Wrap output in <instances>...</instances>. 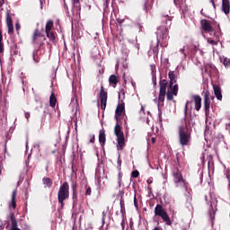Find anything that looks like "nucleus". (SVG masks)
I'll return each mask as SVG.
<instances>
[{
	"instance_id": "obj_1",
	"label": "nucleus",
	"mask_w": 230,
	"mask_h": 230,
	"mask_svg": "<svg viewBox=\"0 0 230 230\" xmlns=\"http://www.w3.org/2000/svg\"><path fill=\"white\" fill-rule=\"evenodd\" d=\"M188 125L190 122H186V119H181L178 125V137L181 146H188L191 143L192 130Z\"/></svg>"
},
{
	"instance_id": "obj_2",
	"label": "nucleus",
	"mask_w": 230,
	"mask_h": 230,
	"mask_svg": "<svg viewBox=\"0 0 230 230\" xmlns=\"http://www.w3.org/2000/svg\"><path fill=\"white\" fill-rule=\"evenodd\" d=\"M172 176L177 188H181L184 191H186V201L190 202V200H192L191 193L190 192L191 191V189L188 188V182H186L184 177H182V172H181L179 167L172 171Z\"/></svg>"
},
{
	"instance_id": "obj_3",
	"label": "nucleus",
	"mask_w": 230,
	"mask_h": 230,
	"mask_svg": "<svg viewBox=\"0 0 230 230\" xmlns=\"http://www.w3.org/2000/svg\"><path fill=\"white\" fill-rule=\"evenodd\" d=\"M44 42H46V36L39 29H36L32 34V44H34V46H38V49H35L32 53V58L36 64L40 62V58H39V51L40 48L44 46Z\"/></svg>"
},
{
	"instance_id": "obj_4",
	"label": "nucleus",
	"mask_w": 230,
	"mask_h": 230,
	"mask_svg": "<svg viewBox=\"0 0 230 230\" xmlns=\"http://www.w3.org/2000/svg\"><path fill=\"white\" fill-rule=\"evenodd\" d=\"M213 22L207 19H202L200 21L202 31H204V33H209V35H212L213 33V37H215V39H217L218 40L219 37H222V30L220 29V25H217L215 28L213 27Z\"/></svg>"
},
{
	"instance_id": "obj_5",
	"label": "nucleus",
	"mask_w": 230,
	"mask_h": 230,
	"mask_svg": "<svg viewBox=\"0 0 230 230\" xmlns=\"http://www.w3.org/2000/svg\"><path fill=\"white\" fill-rule=\"evenodd\" d=\"M114 134L117 137V150L121 152L125 148V134L121 130V125L118 121L114 127Z\"/></svg>"
},
{
	"instance_id": "obj_6",
	"label": "nucleus",
	"mask_w": 230,
	"mask_h": 230,
	"mask_svg": "<svg viewBox=\"0 0 230 230\" xmlns=\"http://www.w3.org/2000/svg\"><path fill=\"white\" fill-rule=\"evenodd\" d=\"M155 217H161L162 220L166 224V226H172V219L162 205L157 204L155 206Z\"/></svg>"
},
{
	"instance_id": "obj_7",
	"label": "nucleus",
	"mask_w": 230,
	"mask_h": 230,
	"mask_svg": "<svg viewBox=\"0 0 230 230\" xmlns=\"http://www.w3.org/2000/svg\"><path fill=\"white\" fill-rule=\"evenodd\" d=\"M67 199H69V183L67 181H64L59 187L58 200V202H64V200H67Z\"/></svg>"
},
{
	"instance_id": "obj_8",
	"label": "nucleus",
	"mask_w": 230,
	"mask_h": 230,
	"mask_svg": "<svg viewBox=\"0 0 230 230\" xmlns=\"http://www.w3.org/2000/svg\"><path fill=\"white\" fill-rule=\"evenodd\" d=\"M156 35H159L160 39H162L163 46H168V40L170 36L168 35V28L165 26H161L157 29Z\"/></svg>"
},
{
	"instance_id": "obj_9",
	"label": "nucleus",
	"mask_w": 230,
	"mask_h": 230,
	"mask_svg": "<svg viewBox=\"0 0 230 230\" xmlns=\"http://www.w3.org/2000/svg\"><path fill=\"white\" fill-rule=\"evenodd\" d=\"M160 91L158 96V102H164L166 98V87H168V81L166 79L161 80L159 82Z\"/></svg>"
},
{
	"instance_id": "obj_10",
	"label": "nucleus",
	"mask_w": 230,
	"mask_h": 230,
	"mask_svg": "<svg viewBox=\"0 0 230 230\" xmlns=\"http://www.w3.org/2000/svg\"><path fill=\"white\" fill-rule=\"evenodd\" d=\"M211 107V93L209 91H206L204 93V111L205 116H209V109Z\"/></svg>"
},
{
	"instance_id": "obj_11",
	"label": "nucleus",
	"mask_w": 230,
	"mask_h": 230,
	"mask_svg": "<svg viewBox=\"0 0 230 230\" xmlns=\"http://www.w3.org/2000/svg\"><path fill=\"white\" fill-rule=\"evenodd\" d=\"M107 92L105 91V88L103 87V85L101 86V92H100V101H101V109L102 111H105V109H107Z\"/></svg>"
},
{
	"instance_id": "obj_12",
	"label": "nucleus",
	"mask_w": 230,
	"mask_h": 230,
	"mask_svg": "<svg viewBox=\"0 0 230 230\" xmlns=\"http://www.w3.org/2000/svg\"><path fill=\"white\" fill-rule=\"evenodd\" d=\"M72 189V200L74 202H78V200H82V197H78V183L76 181H73L71 184Z\"/></svg>"
},
{
	"instance_id": "obj_13",
	"label": "nucleus",
	"mask_w": 230,
	"mask_h": 230,
	"mask_svg": "<svg viewBox=\"0 0 230 230\" xmlns=\"http://www.w3.org/2000/svg\"><path fill=\"white\" fill-rule=\"evenodd\" d=\"M6 25L8 28V34L13 35V21L12 20V13H6Z\"/></svg>"
},
{
	"instance_id": "obj_14",
	"label": "nucleus",
	"mask_w": 230,
	"mask_h": 230,
	"mask_svg": "<svg viewBox=\"0 0 230 230\" xmlns=\"http://www.w3.org/2000/svg\"><path fill=\"white\" fill-rule=\"evenodd\" d=\"M123 112H125V102L119 103L116 108V111H115L116 121H119V117L123 115Z\"/></svg>"
},
{
	"instance_id": "obj_15",
	"label": "nucleus",
	"mask_w": 230,
	"mask_h": 230,
	"mask_svg": "<svg viewBox=\"0 0 230 230\" xmlns=\"http://www.w3.org/2000/svg\"><path fill=\"white\" fill-rule=\"evenodd\" d=\"M213 91L217 100H218V102H222L223 96H222V88H220V85L213 84Z\"/></svg>"
},
{
	"instance_id": "obj_16",
	"label": "nucleus",
	"mask_w": 230,
	"mask_h": 230,
	"mask_svg": "<svg viewBox=\"0 0 230 230\" xmlns=\"http://www.w3.org/2000/svg\"><path fill=\"white\" fill-rule=\"evenodd\" d=\"M192 100H194L196 111H200L202 109V97L200 95H192Z\"/></svg>"
},
{
	"instance_id": "obj_17",
	"label": "nucleus",
	"mask_w": 230,
	"mask_h": 230,
	"mask_svg": "<svg viewBox=\"0 0 230 230\" xmlns=\"http://www.w3.org/2000/svg\"><path fill=\"white\" fill-rule=\"evenodd\" d=\"M168 76H169V79H170L169 87H172L173 84H177V72L169 71Z\"/></svg>"
},
{
	"instance_id": "obj_18",
	"label": "nucleus",
	"mask_w": 230,
	"mask_h": 230,
	"mask_svg": "<svg viewBox=\"0 0 230 230\" xmlns=\"http://www.w3.org/2000/svg\"><path fill=\"white\" fill-rule=\"evenodd\" d=\"M222 12L226 15H229L230 13V2L229 0H222Z\"/></svg>"
},
{
	"instance_id": "obj_19",
	"label": "nucleus",
	"mask_w": 230,
	"mask_h": 230,
	"mask_svg": "<svg viewBox=\"0 0 230 230\" xmlns=\"http://www.w3.org/2000/svg\"><path fill=\"white\" fill-rule=\"evenodd\" d=\"M161 21L164 22L165 21V24L168 26H172V16H170L168 13H161Z\"/></svg>"
},
{
	"instance_id": "obj_20",
	"label": "nucleus",
	"mask_w": 230,
	"mask_h": 230,
	"mask_svg": "<svg viewBox=\"0 0 230 230\" xmlns=\"http://www.w3.org/2000/svg\"><path fill=\"white\" fill-rule=\"evenodd\" d=\"M74 9L73 13L76 15H80V12L82 11V5L80 4V0H73Z\"/></svg>"
},
{
	"instance_id": "obj_21",
	"label": "nucleus",
	"mask_w": 230,
	"mask_h": 230,
	"mask_svg": "<svg viewBox=\"0 0 230 230\" xmlns=\"http://www.w3.org/2000/svg\"><path fill=\"white\" fill-rule=\"evenodd\" d=\"M142 4L146 12H149L154 8V0H142Z\"/></svg>"
},
{
	"instance_id": "obj_22",
	"label": "nucleus",
	"mask_w": 230,
	"mask_h": 230,
	"mask_svg": "<svg viewBox=\"0 0 230 230\" xmlns=\"http://www.w3.org/2000/svg\"><path fill=\"white\" fill-rule=\"evenodd\" d=\"M105 141H107L105 137V129H102L99 133V143L102 145V146H104Z\"/></svg>"
},
{
	"instance_id": "obj_23",
	"label": "nucleus",
	"mask_w": 230,
	"mask_h": 230,
	"mask_svg": "<svg viewBox=\"0 0 230 230\" xmlns=\"http://www.w3.org/2000/svg\"><path fill=\"white\" fill-rule=\"evenodd\" d=\"M193 103V101H187L184 107V117L181 119H185L186 123H190V120L188 119V105Z\"/></svg>"
},
{
	"instance_id": "obj_24",
	"label": "nucleus",
	"mask_w": 230,
	"mask_h": 230,
	"mask_svg": "<svg viewBox=\"0 0 230 230\" xmlns=\"http://www.w3.org/2000/svg\"><path fill=\"white\" fill-rule=\"evenodd\" d=\"M119 82V80L118 79V76H116V75H111L109 78V84L110 85H112V87H116Z\"/></svg>"
},
{
	"instance_id": "obj_25",
	"label": "nucleus",
	"mask_w": 230,
	"mask_h": 230,
	"mask_svg": "<svg viewBox=\"0 0 230 230\" xmlns=\"http://www.w3.org/2000/svg\"><path fill=\"white\" fill-rule=\"evenodd\" d=\"M9 217L11 219V229L17 227L18 223H17V219L15 218V214H13V212H11L9 214Z\"/></svg>"
},
{
	"instance_id": "obj_26",
	"label": "nucleus",
	"mask_w": 230,
	"mask_h": 230,
	"mask_svg": "<svg viewBox=\"0 0 230 230\" xmlns=\"http://www.w3.org/2000/svg\"><path fill=\"white\" fill-rule=\"evenodd\" d=\"M219 60L221 64L225 66V67H230V58H226V56H221Z\"/></svg>"
},
{
	"instance_id": "obj_27",
	"label": "nucleus",
	"mask_w": 230,
	"mask_h": 230,
	"mask_svg": "<svg viewBox=\"0 0 230 230\" xmlns=\"http://www.w3.org/2000/svg\"><path fill=\"white\" fill-rule=\"evenodd\" d=\"M42 182H43L45 188H51V186H53V181H51L50 178L44 177L42 179Z\"/></svg>"
},
{
	"instance_id": "obj_28",
	"label": "nucleus",
	"mask_w": 230,
	"mask_h": 230,
	"mask_svg": "<svg viewBox=\"0 0 230 230\" xmlns=\"http://www.w3.org/2000/svg\"><path fill=\"white\" fill-rule=\"evenodd\" d=\"M48 39H49V40H51V42L55 43L57 40V37L55 36V32L49 31V32H45Z\"/></svg>"
},
{
	"instance_id": "obj_29",
	"label": "nucleus",
	"mask_w": 230,
	"mask_h": 230,
	"mask_svg": "<svg viewBox=\"0 0 230 230\" xmlns=\"http://www.w3.org/2000/svg\"><path fill=\"white\" fill-rule=\"evenodd\" d=\"M49 105L52 108H55V105H57V97L55 96V93H52L49 98Z\"/></svg>"
},
{
	"instance_id": "obj_30",
	"label": "nucleus",
	"mask_w": 230,
	"mask_h": 230,
	"mask_svg": "<svg viewBox=\"0 0 230 230\" xmlns=\"http://www.w3.org/2000/svg\"><path fill=\"white\" fill-rule=\"evenodd\" d=\"M51 30H53V21L49 20L45 26V32L51 31Z\"/></svg>"
},
{
	"instance_id": "obj_31",
	"label": "nucleus",
	"mask_w": 230,
	"mask_h": 230,
	"mask_svg": "<svg viewBox=\"0 0 230 230\" xmlns=\"http://www.w3.org/2000/svg\"><path fill=\"white\" fill-rule=\"evenodd\" d=\"M208 44H211V46H218V42H220V37L219 39L211 40V38L207 39Z\"/></svg>"
},
{
	"instance_id": "obj_32",
	"label": "nucleus",
	"mask_w": 230,
	"mask_h": 230,
	"mask_svg": "<svg viewBox=\"0 0 230 230\" xmlns=\"http://www.w3.org/2000/svg\"><path fill=\"white\" fill-rule=\"evenodd\" d=\"M171 90L170 92L174 94V96H177L179 94V84H172V87H169Z\"/></svg>"
},
{
	"instance_id": "obj_33",
	"label": "nucleus",
	"mask_w": 230,
	"mask_h": 230,
	"mask_svg": "<svg viewBox=\"0 0 230 230\" xmlns=\"http://www.w3.org/2000/svg\"><path fill=\"white\" fill-rule=\"evenodd\" d=\"M159 42L160 40L157 39L156 45L152 48L153 53H155V55H159Z\"/></svg>"
},
{
	"instance_id": "obj_34",
	"label": "nucleus",
	"mask_w": 230,
	"mask_h": 230,
	"mask_svg": "<svg viewBox=\"0 0 230 230\" xmlns=\"http://www.w3.org/2000/svg\"><path fill=\"white\" fill-rule=\"evenodd\" d=\"M166 94V98L169 102H172L173 100V96H175V94L172 93V92L168 91L167 93L165 92Z\"/></svg>"
},
{
	"instance_id": "obj_35",
	"label": "nucleus",
	"mask_w": 230,
	"mask_h": 230,
	"mask_svg": "<svg viewBox=\"0 0 230 230\" xmlns=\"http://www.w3.org/2000/svg\"><path fill=\"white\" fill-rule=\"evenodd\" d=\"M11 202H17V190H13Z\"/></svg>"
},
{
	"instance_id": "obj_36",
	"label": "nucleus",
	"mask_w": 230,
	"mask_h": 230,
	"mask_svg": "<svg viewBox=\"0 0 230 230\" xmlns=\"http://www.w3.org/2000/svg\"><path fill=\"white\" fill-rule=\"evenodd\" d=\"M111 211V208L109 207H107L106 211H102V226L105 225V217L107 216V212Z\"/></svg>"
},
{
	"instance_id": "obj_37",
	"label": "nucleus",
	"mask_w": 230,
	"mask_h": 230,
	"mask_svg": "<svg viewBox=\"0 0 230 230\" xmlns=\"http://www.w3.org/2000/svg\"><path fill=\"white\" fill-rule=\"evenodd\" d=\"M122 177H123V173H121V172H119L118 174V184H119V188H121V182H122Z\"/></svg>"
},
{
	"instance_id": "obj_38",
	"label": "nucleus",
	"mask_w": 230,
	"mask_h": 230,
	"mask_svg": "<svg viewBox=\"0 0 230 230\" xmlns=\"http://www.w3.org/2000/svg\"><path fill=\"white\" fill-rule=\"evenodd\" d=\"M213 69H215V65L207 64L205 66V71H213Z\"/></svg>"
},
{
	"instance_id": "obj_39",
	"label": "nucleus",
	"mask_w": 230,
	"mask_h": 230,
	"mask_svg": "<svg viewBox=\"0 0 230 230\" xmlns=\"http://www.w3.org/2000/svg\"><path fill=\"white\" fill-rule=\"evenodd\" d=\"M131 177H133V179H137V177H139V171L135 170L131 172Z\"/></svg>"
},
{
	"instance_id": "obj_40",
	"label": "nucleus",
	"mask_w": 230,
	"mask_h": 230,
	"mask_svg": "<svg viewBox=\"0 0 230 230\" xmlns=\"http://www.w3.org/2000/svg\"><path fill=\"white\" fill-rule=\"evenodd\" d=\"M85 195H91L93 193V190L87 184L85 185Z\"/></svg>"
},
{
	"instance_id": "obj_41",
	"label": "nucleus",
	"mask_w": 230,
	"mask_h": 230,
	"mask_svg": "<svg viewBox=\"0 0 230 230\" xmlns=\"http://www.w3.org/2000/svg\"><path fill=\"white\" fill-rule=\"evenodd\" d=\"M4 51V45L3 44V40H0V53Z\"/></svg>"
},
{
	"instance_id": "obj_42",
	"label": "nucleus",
	"mask_w": 230,
	"mask_h": 230,
	"mask_svg": "<svg viewBox=\"0 0 230 230\" xmlns=\"http://www.w3.org/2000/svg\"><path fill=\"white\" fill-rule=\"evenodd\" d=\"M15 30L17 31V35H19V30H21V23L20 22L15 23Z\"/></svg>"
},
{
	"instance_id": "obj_43",
	"label": "nucleus",
	"mask_w": 230,
	"mask_h": 230,
	"mask_svg": "<svg viewBox=\"0 0 230 230\" xmlns=\"http://www.w3.org/2000/svg\"><path fill=\"white\" fill-rule=\"evenodd\" d=\"M125 192H123V190H119V196L120 197V202H123V195Z\"/></svg>"
},
{
	"instance_id": "obj_44",
	"label": "nucleus",
	"mask_w": 230,
	"mask_h": 230,
	"mask_svg": "<svg viewBox=\"0 0 230 230\" xmlns=\"http://www.w3.org/2000/svg\"><path fill=\"white\" fill-rule=\"evenodd\" d=\"M209 3H211L214 10H217V4H215V0H209Z\"/></svg>"
},
{
	"instance_id": "obj_45",
	"label": "nucleus",
	"mask_w": 230,
	"mask_h": 230,
	"mask_svg": "<svg viewBox=\"0 0 230 230\" xmlns=\"http://www.w3.org/2000/svg\"><path fill=\"white\" fill-rule=\"evenodd\" d=\"M94 141H95V137H94V135H92V136H90V143H94Z\"/></svg>"
},
{
	"instance_id": "obj_46",
	"label": "nucleus",
	"mask_w": 230,
	"mask_h": 230,
	"mask_svg": "<svg viewBox=\"0 0 230 230\" xmlns=\"http://www.w3.org/2000/svg\"><path fill=\"white\" fill-rule=\"evenodd\" d=\"M11 208H13V209H15V208H17V203L16 202H12L11 203Z\"/></svg>"
},
{
	"instance_id": "obj_47",
	"label": "nucleus",
	"mask_w": 230,
	"mask_h": 230,
	"mask_svg": "<svg viewBox=\"0 0 230 230\" xmlns=\"http://www.w3.org/2000/svg\"><path fill=\"white\" fill-rule=\"evenodd\" d=\"M137 28L138 29V31H143V26L141 24H137Z\"/></svg>"
},
{
	"instance_id": "obj_48",
	"label": "nucleus",
	"mask_w": 230,
	"mask_h": 230,
	"mask_svg": "<svg viewBox=\"0 0 230 230\" xmlns=\"http://www.w3.org/2000/svg\"><path fill=\"white\" fill-rule=\"evenodd\" d=\"M118 166H119V169L121 170V160L119 159V156L118 159Z\"/></svg>"
},
{
	"instance_id": "obj_49",
	"label": "nucleus",
	"mask_w": 230,
	"mask_h": 230,
	"mask_svg": "<svg viewBox=\"0 0 230 230\" xmlns=\"http://www.w3.org/2000/svg\"><path fill=\"white\" fill-rule=\"evenodd\" d=\"M146 182H147L148 186H150V184H152L154 182V181L152 180V178H149V179H147Z\"/></svg>"
},
{
	"instance_id": "obj_50",
	"label": "nucleus",
	"mask_w": 230,
	"mask_h": 230,
	"mask_svg": "<svg viewBox=\"0 0 230 230\" xmlns=\"http://www.w3.org/2000/svg\"><path fill=\"white\" fill-rule=\"evenodd\" d=\"M173 3L175 4V6H179V4H181V1H179V0H173Z\"/></svg>"
},
{
	"instance_id": "obj_51",
	"label": "nucleus",
	"mask_w": 230,
	"mask_h": 230,
	"mask_svg": "<svg viewBox=\"0 0 230 230\" xmlns=\"http://www.w3.org/2000/svg\"><path fill=\"white\" fill-rule=\"evenodd\" d=\"M25 118H26V119H27V121H28V119H30V112H25Z\"/></svg>"
},
{
	"instance_id": "obj_52",
	"label": "nucleus",
	"mask_w": 230,
	"mask_h": 230,
	"mask_svg": "<svg viewBox=\"0 0 230 230\" xmlns=\"http://www.w3.org/2000/svg\"><path fill=\"white\" fill-rule=\"evenodd\" d=\"M3 173V163L0 162V175Z\"/></svg>"
},
{
	"instance_id": "obj_53",
	"label": "nucleus",
	"mask_w": 230,
	"mask_h": 230,
	"mask_svg": "<svg viewBox=\"0 0 230 230\" xmlns=\"http://www.w3.org/2000/svg\"><path fill=\"white\" fill-rule=\"evenodd\" d=\"M0 40H3V31H1V28H0Z\"/></svg>"
},
{
	"instance_id": "obj_54",
	"label": "nucleus",
	"mask_w": 230,
	"mask_h": 230,
	"mask_svg": "<svg viewBox=\"0 0 230 230\" xmlns=\"http://www.w3.org/2000/svg\"><path fill=\"white\" fill-rule=\"evenodd\" d=\"M226 129L230 130V122L226 124Z\"/></svg>"
},
{
	"instance_id": "obj_55",
	"label": "nucleus",
	"mask_w": 230,
	"mask_h": 230,
	"mask_svg": "<svg viewBox=\"0 0 230 230\" xmlns=\"http://www.w3.org/2000/svg\"><path fill=\"white\" fill-rule=\"evenodd\" d=\"M226 179H227V181L230 182V173H229V172L226 173Z\"/></svg>"
},
{
	"instance_id": "obj_56",
	"label": "nucleus",
	"mask_w": 230,
	"mask_h": 230,
	"mask_svg": "<svg viewBox=\"0 0 230 230\" xmlns=\"http://www.w3.org/2000/svg\"><path fill=\"white\" fill-rule=\"evenodd\" d=\"M213 207H214V208H217V203H211V204H210V208H213Z\"/></svg>"
},
{
	"instance_id": "obj_57",
	"label": "nucleus",
	"mask_w": 230,
	"mask_h": 230,
	"mask_svg": "<svg viewBox=\"0 0 230 230\" xmlns=\"http://www.w3.org/2000/svg\"><path fill=\"white\" fill-rule=\"evenodd\" d=\"M151 141H152L153 144H155V141H156L155 137H152Z\"/></svg>"
},
{
	"instance_id": "obj_58",
	"label": "nucleus",
	"mask_w": 230,
	"mask_h": 230,
	"mask_svg": "<svg viewBox=\"0 0 230 230\" xmlns=\"http://www.w3.org/2000/svg\"><path fill=\"white\" fill-rule=\"evenodd\" d=\"M121 226H122V229H125V222L123 220L121 222Z\"/></svg>"
},
{
	"instance_id": "obj_59",
	"label": "nucleus",
	"mask_w": 230,
	"mask_h": 230,
	"mask_svg": "<svg viewBox=\"0 0 230 230\" xmlns=\"http://www.w3.org/2000/svg\"><path fill=\"white\" fill-rule=\"evenodd\" d=\"M153 230H163V229L161 227H159V226H156Z\"/></svg>"
},
{
	"instance_id": "obj_60",
	"label": "nucleus",
	"mask_w": 230,
	"mask_h": 230,
	"mask_svg": "<svg viewBox=\"0 0 230 230\" xmlns=\"http://www.w3.org/2000/svg\"><path fill=\"white\" fill-rule=\"evenodd\" d=\"M180 53L184 54V47L180 49Z\"/></svg>"
},
{
	"instance_id": "obj_61",
	"label": "nucleus",
	"mask_w": 230,
	"mask_h": 230,
	"mask_svg": "<svg viewBox=\"0 0 230 230\" xmlns=\"http://www.w3.org/2000/svg\"><path fill=\"white\" fill-rule=\"evenodd\" d=\"M138 204H139V203H137V202H134V206H135L136 208H138Z\"/></svg>"
},
{
	"instance_id": "obj_62",
	"label": "nucleus",
	"mask_w": 230,
	"mask_h": 230,
	"mask_svg": "<svg viewBox=\"0 0 230 230\" xmlns=\"http://www.w3.org/2000/svg\"><path fill=\"white\" fill-rule=\"evenodd\" d=\"M147 190H149V191H152V187L148 185Z\"/></svg>"
},
{
	"instance_id": "obj_63",
	"label": "nucleus",
	"mask_w": 230,
	"mask_h": 230,
	"mask_svg": "<svg viewBox=\"0 0 230 230\" xmlns=\"http://www.w3.org/2000/svg\"><path fill=\"white\" fill-rule=\"evenodd\" d=\"M7 150V147H6V141H5V144H4V152H6Z\"/></svg>"
},
{
	"instance_id": "obj_64",
	"label": "nucleus",
	"mask_w": 230,
	"mask_h": 230,
	"mask_svg": "<svg viewBox=\"0 0 230 230\" xmlns=\"http://www.w3.org/2000/svg\"><path fill=\"white\" fill-rule=\"evenodd\" d=\"M4 229V227H3V226H0V230H3Z\"/></svg>"
}]
</instances>
